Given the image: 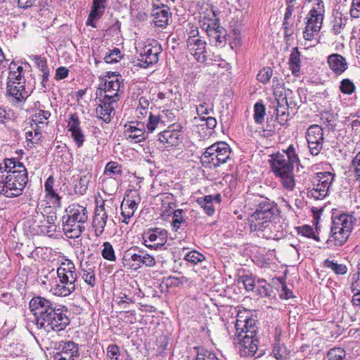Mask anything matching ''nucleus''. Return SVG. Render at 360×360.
Segmentation results:
<instances>
[{
    "label": "nucleus",
    "instance_id": "obj_1",
    "mask_svg": "<svg viewBox=\"0 0 360 360\" xmlns=\"http://www.w3.org/2000/svg\"><path fill=\"white\" fill-rule=\"evenodd\" d=\"M30 309L35 317L38 328L46 332L60 331L70 323L66 313L56 308L50 300L42 297H34L30 302Z\"/></svg>",
    "mask_w": 360,
    "mask_h": 360
},
{
    "label": "nucleus",
    "instance_id": "obj_2",
    "mask_svg": "<svg viewBox=\"0 0 360 360\" xmlns=\"http://www.w3.org/2000/svg\"><path fill=\"white\" fill-rule=\"evenodd\" d=\"M28 181L27 172L22 163L6 159L0 164V193L7 198L20 195Z\"/></svg>",
    "mask_w": 360,
    "mask_h": 360
},
{
    "label": "nucleus",
    "instance_id": "obj_3",
    "mask_svg": "<svg viewBox=\"0 0 360 360\" xmlns=\"http://www.w3.org/2000/svg\"><path fill=\"white\" fill-rule=\"evenodd\" d=\"M66 215L63 217V230L67 237L77 238L85 229L84 224L88 219V212L85 207L79 204H72L66 210Z\"/></svg>",
    "mask_w": 360,
    "mask_h": 360
},
{
    "label": "nucleus",
    "instance_id": "obj_4",
    "mask_svg": "<svg viewBox=\"0 0 360 360\" xmlns=\"http://www.w3.org/2000/svg\"><path fill=\"white\" fill-rule=\"evenodd\" d=\"M59 281L51 288L53 295L60 297L70 295L76 290L77 275L75 266L70 259L63 262L56 271Z\"/></svg>",
    "mask_w": 360,
    "mask_h": 360
},
{
    "label": "nucleus",
    "instance_id": "obj_5",
    "mask_svg": "<svg viewBox=\"0 0 360 360\" xmlns=\"http://www.w3.org/2000/svg\"><path fill=\"white\" fill-rule=\"evenodd\" d=\"M260 200H254L258 202L255 205V210L249 219L250 228L251 231H262L264 224L269 222L275 215L276 208L266 199L259 197Z\"/></svg>",
    "mask_w": 360,
    "mask_h": 360
},
{
    "label": "nucleus",
    "instance_id": "obj_6",
    "mask_svg": "<svg viewBox=\"0 0 360 360\" xmlns=\"http://www.w3.org/2000/svg\"><path fill=\"white\" fill-rule=\"evenodd\" d=\"M273 172L281 181L283 186L292 190L295 186L292 162L283 154H276L270 160Z\"/></svg>",
    "mask_w": 360,
    "mask_h": 360
},
{
    "label": "nucleus",
    "instance_id": "obj_7",
    "mask_svg": "<svg viewBox=\"0 0 360 360\" xmlns=\"http://www.w3.org/2000/svg\"><path fill=\"white\" fill-rule=\"evenodd\" d=\"M354 224L353 217L348 214H341L333 219L331 234L335 245L341 246L347 240Z\"/></svg>",
    "mask_w": 360,
    "mask_h": 360
},
{
    "label": "nucleus",
    "instance_id": "obj_8",
    "mask_svg": "<svg viewBox=\"0 0 360 360\" xmlns=\"http://www.w3.org/2000/svg\"><path fill=\"white\" fill-rule=\"evenodd\" d=\"M246 309H239L236 323V335L234 338V344L239 350L240 355L246 356V338H248V316L245 315Z\"/></svg>",
    "mask_w": 360,
    "mask_h": 360
},
{
    "label": "nucleus",
    "instance_id": "obj_9",
    "mask_svg": "<svg viewBox=\"0 0 360 360\" xmlns=\"http://www.w3.org/2000/svg\"><path fill=\"white\" fill-rule=\"evenodd\" d=\"M306 139L310 153L312 155H317L323 148V129L318 124L311 125L307 130Z\"/></svg>",
    "mask_w": 360,
    "mask_h": 360
},
{
    "label": "nucleus",
    "instance_id": "obj_10",
    "mask_svg": "<svg viewBox=\"0 0 360 360\" xmlns=\"http://www.w3.org/2000/svg\"><path fill=\"white\" fill-rule=\"evenodd\" d=\"M140 202L141 198L138 191L130 190L127 193L121 205V214L124 218L122 222L128 224V220L134 215Z\"/></svg>",
    "mask_w": 360,
    "mask_h": 360
},
{
    "label": "nucleus",
    "instance_id": "obj_11",
    "mask_svg": "<svg viewBox=\"0 0 360 360\" xmlns=\"http://www.w3.org/2000/svg\"><path fill=\"white\" fill-rule=\"evenodd\" d=\"M162 51L160 45L154 41L153 44L146 45L140 54L139 60L140 65L143 68H148L150 65L156 63L158 61V56Z\"/></svg>",
    "mask_w": 360,
    "mask_h": 360
},
{
    "label": "nucleus",
    "instance_id": "obj_12",
    "mask_svg": "<svg viewBox=\"0 0 360 360\" xmlns=\"http://www.w3.org/2000/svg\"><path fill=\"white\" fill-rule=\"evenodd\" d=\"M124 136L127 140L133 143H140L147 138L144 123L141 120L136 125L131 122L124 125Z\"/></svg>",
    "mask_w": 360,
    "mask_h": 360
},
{
    "label": "nucleus",
    "instance_id": "obj_13",
    "mask_svg": "<svg viewBox=\"0 0 360 360\" xmlns=\"http://www.w3.org/2000/svg\"><path fill=\"white\" fill-rule=\"evenodd\" d=\"M143 238L146 246L157 248L165 244L167 233L165 229L155 228L145 232Z\"/></svg>",
    "mask_w": 360,
    "mask_h": 360
},
{
    "label": "nucleus",
    "instance_id": "obj_14",
    "mask_svg": "<svg viewBox=\"0 0 360 360\" xmlns=\"http://www.w3.org/2000/svg\"><path fill=\"white\" fill-rule=\"evenodd\" d=\"M6 96L9 101L13 103H21L28 97V91L25 90V84L20 82L17 84H6Z\"/></svg>",
    "mask_w": 360,
    "mask_h": 360
},
{
    "label": "nucleus",
    "instance_id": "obj_15",
    "mask_svg": "<svg viewBox=\"0 0 360 360\" xmlns=\"http://www.w3.org/2000/svg\"><path fill=\"white\" fill-rule=\"evenodd\" d=\"M205 41L196 38L195 37H189L187 39V48L191 55L195 56V58L200 63H204L206 60V56L204 54L205 51Z\"/></svg>",
    "mask_w": 360,
    "mask_h": 360
},
{
    "label": "nucleus",
    "instance_id": "obj_16",
    "mask_svg": "<svg viewBox=\"0 0 360 360\" xmlns=\"http://www.w3.org/2000/svg\"><path fill=\"white\" fill-rule=\"evenodd\" d=\"M120 84L121 83L117 75L109 76L105 82V94L103 98L117 101L120 96Z\"/></svg>",
    "mask_w": 360,
    "mask_h": 360
},
{
    "label": "nucleus",
    "instance_id": "obj_17",
    "mask_svg": "<svg viewBox=\"0 0 360 360\" xmlns=\"http://www.w3.org/2000/svg\"><path fill=\"white\" fill-rule=\"evenodd\" d=\"M116 102L115 100L112 101L105 98L101 100V103L98 104L96 109L97 117L106 123L110 122L111 117L115 115L114 105Z\"/></svg>",
    "mask_w": 360,
    "mask_h": 360
},
{
    "label": "nucleus",
    "instance_id": "obj_18",
    "mask_svg": "<svg viewBox=\"0 0 360 360\" xmlns=\"http://www.w3.org/2000/svg\"><path fill=\"white\" fill-rule=\"evenodd\" d=\"M215 147L216 146H214L212 144L207 148L205 153L202 155L200 161L203 166L212 168L219 167L221 165L224 164V157H219L217 154L215 153L217 150Z\"/></svg>",
    "mask_w": 360,
    "mask_h": 360
},
{
    "label": "nucleus",
    "instance_id": "obj_19",
    "mask_svg": "<svg viewBox=\"0 0 360 360\" xmlns=\"http://www.w3.org/2000/svg\"><path fill=\"white\" fill-rule=\"evenodd\" d=\"M324 12V7L314 6L306 17V25L314 31L320 30L323 23Z\"/></svg>",
    "mask_w": 360,
    "mask_h": 360
},
{
    "label": "nucleus",
    "instance_id": "obj_20",
    "mask_svg": "<svg viewBox=\"0 0 360 360\" xmlns=\"http://www.w3.org/2000/svg\"><path fill=\"white\" fill-rule=\"evenodd\" d=\"M124 261L126 262L130 261L134 262L139 266H140L141 264H143L146 266L151 267L155 264V259L151 255L143 251H139V253H132L131 250H129L126 252L124 256Z\"/></svg>",
    "mask_w": 360,
    "mask_h": 360
},
{
    "label": "nucleus",
    "instance_id": "obj_21",
    "mask_svg": "<svg viewBox=\"0 0 360 360\" xmlns=\"http://www.w3.org/2000/svg\"><path fill=\"white\" fill-rule=\"evenodd\" d=\"M153 20L155 26L165 27L169 24L172 13L168 6L163 5L162 7H158L153 10Z\"/></svg>",
    "mask_w": 360,
    "mask_h": 360
},
{
    "label": "nucleus",
    "instance_id": "obj_22",
    "mask_svg": "<svg viewBox=\"0 0 360 360\" xmlns=\"http://www.w3.org/2000/svg\"><path fill=\"white\" fill-rule=\"evenodd\" d=\"M108 214L105 211L104 207H100L96 210L92 223L96 236L99 237L103 234Z\"/></svg>",
    "mask_w": 360,
    "mask_h": 360
},
{
    "label": "nucleus",
    "instance_id": "obj_23",
    "mask_svg": "<svg viewBox=\"0 0 360 360\" xmlns=\"http://www.w3.org/2000/svg\"><path fill=\"white\" fill-rule=\"evenodd\" d=\"M207 36L210 44L216 46L222 47L226 43V31L220 26L219 23L214 30H209Z\"/></svg>",
    "mask_w": 360,
    "mask_h": 360
},
{
    "label": "nucleus",
    "instance_id": "obj_24",
    "mask_svg": "<svg viewBox=\"0 0 360 360\" xmlns=\"http://www.w3.org/2000/svg\"><path fill=\"white\" fill-rule=\"evenodd\" d=\"M106 1L107 0H93L92 8L86 22L87 25L93 27H96L95 21L102 16Z\"/></svg>",
    "mask_w": 360,
    "mask_h": 360
},
{
    "label": "nucleus",
    "instance_id": "obj_25",
    "mask_svg": "<svg viewBox=\"0 0 360 360\" xmlns=\"http://www.w3.org/2000/svg\"><path fill=\"white\" fill-rule=\"evenodd\" d=\"M9 74L7 79L6 84H17L20 82L25 84V79L23 77V68L21 65L12 62L8 67Z\"/></svg>",
    "mask_w": 360,
    "mask_h": 360
},
{
    "label": "nucleus",
    "instance_id": "obj_26",
    "mask_svg": "<svg viewBox=\"0 0 360 360\" xmlns=\"http://www.w3.org/2000/svg\"><path fill=\"white\" fill-rule=\"evenodd\" d=\"M258 327L257 321L249 319V339H251V342L249 344V356H254L257 351L259 349V338L257 335Z\"/></svg>",
    "mask_w": 360,
    "mask_h": 360
},
{
    "label": "nucleus",
    "instance_id": "obj_27",
    "mask_svg": "<svg viewBox=\"0 0 360 360\" xmlns=\"http://www.w3.org/2000/svg\"><path fill=\"white\" fill-rule=\"evenodd\" d=\"M330 68L336 74H341L347 68L345 59L339 54H332L328 58Z\"/></svg>",
    "mask_w": 360,
    "mask_h": 360
},
{
    "label": "nucleus",
    "instance_id": "obj_28",
    "mask_svg": "<svg viewBox=\"0 0 360 360\" xmlns=\"http://www.w3.org/2000/svg\"><path fill=\"white\" fill-rule=\"evenodd\" d=\"M179 131L176 130H165L158 135L160 142L165 144V147L176 146L179 142Z\"/></svg>",
    "mask_w": 360,
    "mask_h": 360
},
{
    "label": "nucleus",
    "instance_id": "obj_29",
    "mask_svg": "<svg viewBox=\"0 0 360 360\" xmlns=\"http://www.w3.org/2000/svg\"><path fill=\"white\" fill-rule=\"evenodd\" d=\"M266 116V107L262 101H257L253 107L252 119L255 124L263 128Z\"/></svg>",
    "mask_w": 360,
    "mask_h": 360
},
{
    "label": "nucleus",
    "instance_id": "obj_30",
    "mask_svg": "<svg viewBox=\"0 0 360 360\" xmlns=\"http://www.w3.org/2000/svg\"><path fill=\"white\" fill-rule=\"evenodd\" d=\"M265 281H257L249 283V297L257 299L259 297H264L268 294V290L264 286Z\"/></svg>",
    "mask_w": 360,
    "mask_h": 360
},
{
    "label": "nucleus",
    "instance_id": "obj_31",
    "mask_svg": "<svg viewBox=\"0 0 360 360\" xmlns=\"http://www.w3.org/2000/svg\"><path fill=\"white\" fill-rule=\"evenodd\" d=\"M320 30H310L308 26H305L304 31L303 32V38L304 39V46L307 48L314 46L318 42V36Z\"/></svg>",
    "mask_w": 360,
    "mask_h": 360
},
{
    "label": "nucleus",
    "instance_id": "obj_32",
    "mask_svg": "<svg viewBox=\"0 0 360 360\" xmlns=\"http://www.w3.org/2000/svg\"><path fill=\"white\" fill-rule=\"evenodd\" d=\"M60 349L62 352L70 354L75 359H79L78 345L73 341H68L60 344Z\"/></svg>",
    "mask_w": 360,
    "mask_h": 360
},
{
    "label": "nucleus",
    "instance_id": "obj_33",
    "mask_svg": "<svg viewBox=\"0 0 360 360\" xmlns=\"http://www.w3.org/2000/svg\"><path fill=\"white\" fill-rule=\"evenodd\" d=\"M329 188L323 185L316 184L314 188L308 191L307 195L315 200H321L328 195Z\"/></svg>",
    "mask_w": 360,
    "mask_h": 360
},
{
    "label": "nucleus",
    "instance_id": "obj_34",
    "mask_svg": "<svg viewBox=\"0 0 360 360\" xmlns=\"http://www.w3.org/2000/svg\"><path fill=\"white\" fill-rule=\"evenodd\" d=\"M162 124L163 121L160 115H153L151 112H149L146 123V129L148 132L152 133L156 129L161 128Z\"/></svg>",
    "mask_w": 360,
    "mask_h": 360
},
{
    "label": "nucleus",
    "instance_id": "obj_35",
    "mask_svg": "<svg viewBox=\"0 0 360 360\" xmlns=\"http://www.w3.org/2000/svg\"><path fill=\"white\" fill-rule=\"evenodd\" d=\"M212 201L213 197L212 195H206L202 198H199L197 200L198 203L209 216H212L214 213Z\"/></svg>",
    "mask_w": 360,
    "mask_h": 360
},
{
    "label": "nucleus",
    "instance_id": "obj_36",
    "mask_svg": "<svg viewBox=\"0 0 360 360\" xmlns=\"http://www.w3.org/2000/svg\"><path fill=\"white\" fill-rule=\"evenodd\" d=\"M215 147L216 151L215 153L217 154L219 157L224 156V163L227 162V160L230 158L231 154V148L229 146L223 141L217 142L213 144Z\"/></svg>",
    "mask_w": 360,
    "mask_h": 360
},
{
    "label": "nucleus",
    "instance_id": "obj_37",
    "mask_svg": "<svg viewBox=\"0 0 360 360\" xmlns=\"http://www.w3.org/2000/svg\"><path fill=\"white\" fill-rule=\"evenodd\" d=\"M300 52L297 49H294L290 56V66L293 74L300 72Z\"/></svg>",
    "mask_w": 360,
    "mask_h": 360
},
{
    "label": "nucleus",
    "instance_id": "obj_38",
    "mask_svg": "<svg viewBox=\"0 0 360 360\" xmlns=\"http://www.w3.org/2000/svg\"><path fill=\"white\" fill-rule=\"evenodd\" d=\"M51 113L47 110H39L35 114L33 115L32 122L35 125L41 124L45 126L47 124L46 121L50 117Z\"/></svg>",
    "mask_w": 360,
    "mask_h": 360
},
{
    "label": "nucleus",
    "instance_id": "obj_39",
    "mask_svg": "<svg viewBox=\"0 0 360 360\" xmlns=\"http://www.w3.org/2000/svg\"><path fill=\"white\" fill-rule=\"evenodd\" d=\"M103 247V248L101 251L103 257L110 262H115L116 257L112 245L109 242H105Z\"/></svg>",
    "mask_w": 360,
    "mask_h": 360
},
{
    "label": "nucleus",
    "instance_id": "obj_40",
    "mask_svg": "<svg viewBox=\"0 0 360 360\" xmlns=\"http://www.w3.org/2000/svg\"><path fill=\"white\" fill-rule=\"evenodd\" d=\"M347 19L342 18L341 15L335 16L332 22V30L335 34L341 33L345 27Z\"/></svg>",
    "mask_w": 360,
    "mask_h": 360
},
{
    "label": "nucleus",
    "instance_id": "obj_41",
    "mask_svg": "<svg viewBox=\"0 0 360 360\" xmlns=\"http://www.w3.org/2000/svg\"><path fill=\"white\" fill-rule=\"evenodd\" d=\"M324 265L331 269L335 273L337 274H345L347 271V268L345 265L339 264L338 263L334 262L333 261H330L329 259H326L324 262Z\"/></svg>",
    "mask_w": 360,
    "mask_h": 360
},
{
    "label": "nucleus",
    "instance_id": "obj_42",
    "mask_svg": "<svg viewBox=\"0 0 360 360\" xmlns=\"http://www.w3.org/2000/svg\"><path fill=\"white\" fill-rule=\"evenodd\" d=\"M333 179V175L330 172H319L317 174V184L330 188Z\"/></svg>",
    "mask_w": 360,
    "mask_h": 360
},
{
    "label": "nucleus",
    "instance_id": "obj_43",
    "mask_svg": "<svg viewBox=\"0 0 360 360\" xmlns=\"http://www.w3.org/2000/svg\"><path fill=\"white\" fill-rule=\"evenodd\" d=\"M122 172L121 167L116 162H108L105 168L104 174L110 177L112 175L120 174Z\"/></svg>",
    "mask_w": 360,
    "mask_h": 360
},
{
    "label": "nucleus",
    "instance_id": "obj_44",
    "mask_svg": "<svg viewBox=\"0 0 360 360\" xmlns=\"http://www.w3.org/2000/svg\"><path fill=\"white\" fill-rule=\"evenodd\" d=\"M345 356V351L340 347L330 349L327 354L328 360H342Z\"/></svg>",
    "mask_w": 360,
    "mask_h": 360
},
{
    "label": "nucleus",
    "instance_id": "obj_45",
    "mask_svg": "<svg viewBox=\"0 0 360 360\" xmlns=\"http://www.w3.org/2000/svg\"><path fill=\"white\" fill-rule=\"evenodd\" d=\"M273 70L269 67L263 68L257 74V79L262 83L268 82L272 77Z\"/></svg>",
    "mask_w": 360,
    "mask_h": 360
},
{
    "label": "nucleus",
    "instance_id": "obj_46",
    "mask_svg": "<svg viewBox=\"0 0 360 360\" xmlns=\"http://www.w3.org/2000/svg\"><path fill=\"white\" fill-rule=\"evenodd\" d=\"M184 259L195 264L203 261L205 259V257L197 251H191L185 255Z\"/></svg>",
    "mask_w": 360,
    "mask_h": 360
},
{
    "label": "nucleus",
    "instance_id": "obj_47",
    "mask_svg": "<svg viewBox=\"0 0 360 360\" xmlns=\"http://www.w3.org/2000/svg\"><path fill=\"white\" fill-rule=\"evenodd\" d=\"M30 58L41 72L49 70L46 64V59L44 57L32 55L30 56Z\"/></svg>",
    "mask_w": 360,
    "mask_h": 360
},
{
    "label": "nucleus",
    "instance_id": "obj_48",
    "mask_svg": "<svg viewBox=\"0 0 360 360\" xmlns=\"http://www.w3.org/2000/svg\"><path fill=\"white\" fill-rule=\"evenodd\" d=\"M340 89L343 94H351L355 90V86L351 80L345 79L341 82Z\"/></svg>",
    "mask_w": 360,
    "mask_h": 360
},
{
    "label": "nucleus",
    "instance_id": "obj_49",
    "mask_svg": "<svg viewBox=\"0 0 360 360\" xmlns=\"http://www.w3.org/2000/svg\"><path fill=\"white\" fill-rule=\"evenodd\" d=\"M122 58L121 52L118 49H115L108 54H106L104 60L107 63H113L118 62Z\"/></svg>",
    "mask_w": 360,
    "mask_h": 360
},
{
    "label": "nucleus",
    "instance_id": "obj_50",
    "mask_svg": "<svg viewBox=\"0 0 360 360\" xmlns=\"http://www.w3.org/2000/svg\"><path fill=\"white\" fill-rule=\"evenodd\" d=\"M182 212H183L182 210H177L174 212L172 225H173V229L175 231H177V229L179 228L180 225L185 222V219H184V217L182 216Z\"/></svg>",
    "mask_w": 360,
    "mask_h": 360
},
{
    "label": "nucleus",
    "instance_id": "obj_51",
    "mask_svg": "<svg viewBox=\"0 0 360 360\" xmlns=\"http://www.w3.org/2000/svg\"><path fill=\"white\" fill-rule=\"evenodd\" d=\"M351 170L354 173L356 179H359L360 178V151L353 159Z\"/></svg>",
    "mask_w": 360,
    "mask_h": 360
},
{
    "label": "nucleus",
    "instance_id": "obj_52",
    "mask_svg": "<svg viewBox=\"0 0 360 360\" xmlns=\"http://www.w3.org/2000/svg\"><path fill=\"white\" fill-rule=\"evenodd\" d=\"M69 130L72 132L80 128V122L76 113L71 114L68 120Z\"/></svg>",
    "mask_w": 360,
    "mask_h": 360
},
{
    "label": "nucleus",
    "instance_id": "obj_53",
    "mask_svg": "<svg viewBox=\"0 0 360 360\" xmlns=\"http://www.w3.org/2000/svg\"><path fill=\"white\" fill-rule=\"evenodd\" d=\"M120 355L119 347L115 345H110L107 348V357L108 360H118Z\"/></svg>",
    "mask_w": 360,
    "mask_h": 360
},
{
    "label": "nucleus",
    "instance_id": "obj_54",
    "mask_svg": "<svg viewBox=\"0 0 360 360\" xmlns=\"http://www.w3.org/2000/svg\"><path fill=\"white\" fill-rule=\"evenodd\" d=\"M273 355L276 360H284L286 357V349L280 345H276L273 349Z\"/></svg>",
    "mask_w": 360,
    "mask_h": 360
},
{
    "label": "nucleus",
    "instance_id": "obj_55",
    "mask_svg": "<svg viewBox=\"0 0 360 360\" xmlns=\"http://www.w3.org/2000/svg\"><path fill=\"white\" fill-rule=\"evenodd\" d=\"M232 49L237 48L241 45V30L238 27L233 30V41L230 44Z\"/></svg>",
    "mask_w": 360,
    "mask_h": 360
},
{
    "label": "nucleus",
    "instance_id": "obj_56",
    "mask_svg": "<svg viewBox=\"0 0 360 360\" xmlns=\"http://www.w3.org/2000/svg\"><path fill=\"white\" fill-rule=\"evenodd\" d=\"M82 278L86 283L89 285L91 287H94L96 285V278H95V274L93 271H86L84 270L83 274H82Z\"/></svg>",
    "mask_w": 360,
    "mask_h": 360
},
{
    "label": "nucleus",
    "instance_id": "obj_57",
    "mask_svg": "<svg viewBox=\"0 0 360 360\" xmlns=\"http://www.w3.org/2000/svg\"><path fill=\"white\" fill-rule=\"evenodd\" d=\"M71 136L79 148L82 146L85 136L81 129L72 131Z\"/></svg>",
    "mask_w": 360,
    "mask_h": 360
},
{
    "label": "nucleus",
    "instance_id": "obj_58",
    "mask_svg": "<svg viewBox=\"0 0 360 360\" xmlns=\"http://www.w3.org/2000/svg\"><path fill=\"white\" fill-rule=\"evenodd\" d=\"M201 26L203 30H205L207 32V34L208 35V31L209 30H214L217 25H218L219 20L214 18V19H210L207 20H204L203 21H201Z\"/></svg>",
    "mask_w": 360,
    "mask_h": 360
},
{
    "label": "nucleus",
    "instance_id": "obj_59",
    "mask_svg": "<svg viewBox=\"0 0 360 360\" xmlns=\"http://www.w3.org/2000/svg\"><path fill=\"white\" fill-rule=\"evenodd\" d=\"M46 198L49 200L50 203H51L53 206L56 207H60V197H59L55 191L46 194Z\"/></svg>",
    "mask_w": 360,
    "mask_h": 360
},
{
    "label": "nucleus",
    "instance_id": "obj_60",
    "mask_svg": "<svg viewBox=\"0 0 360 360\" xmlns=\"http://www.w3.org/2000/svg\"><path fill=\"white\" fill-rule=\"evenodd\" d=\"M350 14L352 18H360V0L352 1V6L350 10Z\"/></svg>",
    "mask_w": 360,
    "mask_h": 360
},
{
    "label": "nucleus",
    "instance_id": "obj_61",
    "mask_svg": "<svg viewBox=\"0 0 360 360\" xmlns=\"http://www.w3.org/2000/svg\"><path fill=\"white\" fill-rule=\"evenodd\" d=\"M285 157H288V160H290L292 163L295 162L297 160V157L295 155V150L292 145H290L286 151L285 152Z\"/></svg>",
    "mask_w": 360,
    "mask_h": 360
},
{
    "label": "nucleus",
    "instance_id": "obj_62",
    "mask_svg": "<svg viewBox=\"0 0 360 360\" xmlns=\"http://www.w3.org/2000/svg\"><path fill=\"white\" fill-rule=\"evenodd\" d=\"M196 360H218L214 353L206 352L205 353H198Z\"/></svg>",
    "mask_w": 360,
    "mask_h": 360
},
{
    "label": "nucleus",
    "instance_id": "obj_63",
    "mask_svg": "<svg viewBox=\"0 0 360 360\" xmlns=\"http://www.w3.org/2000/svg\"><path fill=\"white\" fill-rule=\"evenodd\" d=\"M53 184H54V179L52 176H49L46 179V181L44 184V189H45L46 194H48V193H52L54 191V190L53 188Z\"/></svg>",
    "mask_w": 360,
    "mask_h": 360
},
{
    "label": "nucleus",
    "instance_id": "obj_64",
    "mask_svg": "<svg viewBox=\"0 0 360 360\" xmlns=\"http://www.w3.org/2000/svg\"><path fill=\"white\" fill-rule=\"evenodd\" d=\"M54 360H79L77 359H75V357H72L70 354H65V352H62L60 351V352L57 353V354L54 357Z\"/></svg>",
    "mask_w": 360,
    "mask_h": 360
}]
</instances>
